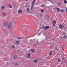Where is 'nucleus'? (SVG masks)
<instances>
[{"label":"nucleus","mask_w":67,"mask_h":67,"mask_svg":"<svg viewBox=\"0 0 67 67\" xmlns=\"http://www.w3.org/2000/svg\"><path fill=\"white\" fill-rule=\"evenodd\" d=\"M49 26H46L45 27L44 26H43L41 28V30H47L49 28Z\"/></svg>","instance_id":"f257e3e1"},{"label":"nucleus","mask_w":67,"mask_h":67,"mask_svg":"<svg viewBox=\"0 0 67 67\" xmlns=\"http://www.w3.org/2000/svg\"><path fill=\"white\" fill-rule=\"evenodd\" d=\"M35 0H33L32 4L31 6V7L30 9L31 10H32V9L33 8V6H34V3H35Z\"/></svg>","instance_id":"f03ea898"},{"label":"nucleus","mask_w":67,"mask_h":67,"mask_svg":"<svg viewBox=\"0 0 67 67\" xmlns=\"http://www.w3.org/2000/svg\"><path fill=\"white\" fill-rule=\"evenodd\" d=\"M49 18V17L48 15H46L44 18V19L45 20H48V19Z\"/></svg>","instance_id":"7ed1b4c3"},{"label":"nucleus","mask_w":67,"mask_h":67,"mask_svg":"<svg viewBox=\"0 0 67 67\" xmlns=\"http://www.w3.org/2000/svg\"><path fill=\"white\" fill-rule=\"evenodd\" d=\"M15 43H16L15 44V45H19L20 44V41H17L15 42Z\"/></svg>","instance_id":"20e7f679"},{"label":"nucleus","mask_w":67,"mask_h":67,"mask_svg":"<svg viewBox=\"0 0 67 67\" xmlns=\"http://www.w3.org/2000/svg\"><path fill=\"white\" fill-rule=\"evenodd\" d=\"M30 53H28L27 55V58H30Z\"/></svg>","instance_id":"39448f33"},{"label":"nucleus","mask_w":67,"mask_h":67,"mask_svg":"<svg viewBox=\"0 0 67 67\" xmlns=\"http://www.w3.org/2000/svg\"><path fill=\"white\" fill-rule=\"evenodd\" d=\"M2 15L3 16H6L7 15V13L5 12H3L2 13Z\"/></svg>","instance_id":"423d86ee"},{"label":"nucleus","mask_w":67,"mask_h":67,"mask_svg":"<svg viewBox=\"0 0 67 67\" xmlns=\"http://www.w3.org/2000/svg\"><path fill=\"white\" fill-rule=\"evenodd\" d=\"M12 25V24L10 23V24L8 26L7 28L8 29H10V27H11V26Z\"/></svg>","instance_id":"0eeeda50"},{"label":"nucleus","mask_w":67,"mask_h":67,"mask_svg":"<svg viewBox=\"0 0 67 67\" xmlns=\"http://www.w3.org/2000/svg\"><path fill=\"white\" fill-rule=\"evenodd\" d=\"M22 12V10L19 9L18 11V13H21Z\"/></svg>","instance_id":"6e6552de"},{"label":"nucleus","mask_w":67,"mask_h":67,"mask_svg":"<svg viewBox=\"0 0 67 67\" xmlns=\"http://www.w3.org/2000/svg\"><path fill=\"white\" fill-rule=\"evenodd\" d=\"M33 40L35 41V43H37V42H38V39H34Z\"/></svg>","instance_id":"1a4fd4ad"},{"label":"nucleus","mask_w":67,"mask_h":67,"mask_svg":"<svg viewBox=\"0 0 67 67\" xmlns=\"http://www.w3.org/2000/svg\"><path fill=\"white\" fill-rule=\"evenodd\" d=\"M4 26H7L8 25V23L7 22H5L3 24Z\"/></svg>","instance_id":"9d476101"},{"label":"nucleus","mask_w":67,"mask_h":67,"mask_svg":"<svg viewBox=\"0 0 67 67\" xmlns=\"http://www.w3.org/2000/svg\"><path fill=\"white\" fill-rule=\"evenodd\" d=\"M30 11V8H27V13H29Z\"/></svg>","instance_id":"9b49d317"},{"label":"nucleus","mask_w":67,"mask_h":67,"mask_svg":"<svg viewBox=\"0 0 67 67\" xmlns=\"http://www.w3.org/2000/svg\"><path fill=\"white\" fill-rule=\"evenodd\" d=\"M64 26H63L62 25H59V27L60 28H62L64 27Z\"/></svg>","instance_id":"f8f14e48"},{"label":"nucleus","mask_w":67,"mask_h":67,"mask_svg":"<svg viewBox=\"0 0 67 67\" xmlns=\"http://www.w3.org/2000/svg\"><path fill=\"white\" fill-rule=\"evenodd\" d=\"M18 57V56H17V55H16L14 57V60H15V59H16V58H17Z\"/></svg>","instance_id":"ddd939ff"},{"label":"nucleus","mask_w":67,"mask_h":67,"mask_svg":"<svg viewBox=\"0 0 67 67\" xmlns=\"http://www.w3.org/2000/svg\"><path fill=\"white\" fill-rule=\"evenodd\" d=\"M52 23L53 24H56V21H52Z\"/></svg>","instance_id":"4468645a"},{"label":"nucleus","mask_w":67,"mask_h":67,"mask_svg":"<svg viewBox=\"0 0 67 67\" xmlns=\"http://www.w3.org/2000/svg\"><path fill=\"white\" fill-rule=\"evenodd\" d=\"M5 8V7H4V6H2L1 7V9L3 10V9H4V8Z\"/></svg>","instance_id":"2eb2a0df"},{"label":"nucleus","mask_w":67,"mask_h":67,"mask_svg":"<svg viewBox=\"0 0 67 67\" xmlns=\"http://www.w3.org/2000/svg\"><path fill=\"white\" fill-rule=\"evenodd\" d=\"M9 7L10 8H12V5L11 4H9Z\"/></svg>","instance_id":"dca6fc26"},{"label":"nucleus","mask_w":67,"mask_h":67,"mask_svg":"<svg viewBox=\"0 0 67 67\" xmlns=\"http://www.w3.org/2000/svg\"><path fill=\"white\" fill-rule=\"evenodd\" d=\"M56 10L57 11H60V9L59 8H56Z\"/></svg>","instance_id":"f3484780"},{"label":"nucleus","mask_w":67,"mask_h":67,"mask_svg":"<svg viewBox=\"0 0 67 67\" xmlns=\"http://www.w3.org/2000/svg\"><path fill=\"white\" fill-rule=\"evenodd\" d=\"M41 12L42 13H43V12H44V10H43V9H41Z\"/></svg>","instance_id":"a211bd4d"},{"label":"nucleus","mask_w":67,"mask_h":67,"mask_svg":"<svg viewBox=\"0 0 67 67\" xmlns=\"http://www.w3.org/2000/svg\"><path fill=\"white\" fill-rule=\"evenodd\" d=\"M34 62L35 63H37V60H34Z\"/></svg>","instance_id":"6ab92c4d"},{"label":"nucleus","mask_w":67,"mask_h":67,"mask_svg":"<svg viewBox=\"0 0 67 67\" xmlns=\"http://www.w3.org/2000/svg\"><path fill=\"white\" fill-rule=\"evenodd\" d=\"M12 48H15V46L14 45H12Z\"/></svg>","instance_id":"aec40b11"},{"label":"nucleus","mask_w":67,"mask_h":67,"mask_svg":"<svg viewBox=\"0 0 67 67\" xmlns=\"http://www.w3.org/2000/svg\"><path fill=\"white\" fill-rule=\"evenodd\" d=\"M64 2L66 4V3H67V1H66V0H64Z\"/></svg>","instance_id":"412c9836"},{"label":"nucleus","mask_w":67,"mask_h":67,"mask_svg":"<svg viewBox=\"0 0 67 67\" xmlns=\"http://www.w3.org/2000/svg\"><path fill=\"white\" fill-rule=\"evenodd\" d=\"M34 46H35V47H37V44H34Z\"/></svg>","instance_id":"4be33fe9"},{"label":"nucleus","mask_w":67,"mask_h":67,"mask_svg":"<svg viewBox=\"0 0 67 67\" xmlns=\"http://www.w3.org/2000/svg\"><path fill=\"white\" fill-rule=\"evenodd\" d=\"M29 41H30V42H31V43H32V42L33 41V40L31 39V40H29Z\"/></svg>","instance_id":"5701e85b"},{"label":"nucleus","mask_w":67,"mask_h":67,"mask_svg":"<svg viewBox=\"0 0 67 67\" xmlns=\"http://www.w3.org/2000/svg\"><path fill=\"white\" fill-rule=\"evenodd\" d=\"M31 51L32 52H35V51H34V50H33V49H32L31 50Z\"/></svg>","instance_id":"b1692460"},{"label":"nucleus","mask_w":67,"mask_h":67,"mask_svg":"<svg viewBox=\"0 0 67 67\" xmlns=\"http://www.w3.org/2000/svg\"><path fill=\"white\" fill-rule=\"evenodd\" d=\"M44 7L46 6L45 5H44L42 4L41 6V7H44Z\"/></svg>","instance_id":"393cba45"},{"label":"nucleus","mask_w":67,"mask_h":67,"mask_svg":"<svg viewBox=\"0 0 67 67\" xmlns=\"http://www.w3.org/2000/svg\"><path fill=\"white\" fill-rule=\"evenodd\" d=\"M52 53H53V51H51V55H52Z\"/></svg>","instance_id":"a878e982"},{"label":"nucleus","mask_w":67,"mask_h":67,"mask_svg":"<svg viewBox=\"0 0 67 67\" xmlns=\"http://www.w3.org/2000/svg\"><path fill=\"white\" fill-rule=\"evenodd\" d=\"M51 0V3H53L54 1V0Z\"/></svg>","instance_id":"bb28decb"},{"label":"nucleus","mask_w":67,"mask_h":67,"mask_svg":"<svg viewBox=\"0 0 67 67\" xmlns=\"http://www.w3.org/2000/svg\"><path fill=\"white\" fill-rule=\"evenodd\" d=\"M63 38H66V37H67V36H63Z\"/></svg>","instance_id":"cd10ccee"},{"label":"nucleus","mask_w":67,"mask_h":67,"mask_svg":"<svg viewBox=\"0 0 67 67\" xmlns=\"http://www.w3.org/2000/svg\"><path fill=\"white\" fill-rule=\"evenodd\" d=\"M58 60L59 62H60V59H58Z\"/></svg>","instance_id":"c85d7f7f"},{"label":"nucleus","mask_w":67,"mask_h":67,"mask_svg":"<svg viewBox=\"0 0 67 67\" xmlns=\"http://www.w3.org/2000/svg\"><path fill=\"white\" fill-rule=\"evenodd\" d=\"M64 10H63V9H61L60 10V11L61 12H64Z\"/></svg>","instance_id":"c756f323"},{"label":"nucleus","mask_w":67,"mask_h":67,"mask_svg":"<svg viewBox=\"0 0 67 67\" xmlns=\"http://www.w3.org/2000/svg\"><path fill=\"white\" fill-rule=\"evenodd\" d=\"M39 15H40V16L41 17H42V14H39Z\"/></svg>","instance_id":"7c9ffc66"},{"label":"nucleus","mask_w":67,"mask_h":67,"mask_svg":"<svg viewBox=\"0 0 67 67\" xmlns=\"http://www.w3.org/2000/svg\"><path fill=\"white\" fill-rule=\"evenodd\" d=\"M18 39H22V38L18 37Z\"/></svg>","instance_id":"2f4dec72"},{"label":"nucleus","mask_w":67,"mask_h":67,"mask_svg":"<svg viewBox=\"0 0 67 67\" xmlns=\"http://www.w3.org/2000/svg\"><path fill=\"white\" fill-rule=\"evenodd\" d=\"M15 65H16V66H18V64L17 63H16L15 64Z\"/></svg>","instance_id":"473e14b6"},{"label":"nucleus","mask_w":67,"mask_h":67,"mask_svg":"<svg viewBox=\"0 0 67 67\" xmlns=\"http://www.w3.org/2000/svg\"><path fill=\"white\" fill-rule=\"evenodd\" d=\"M55 24H53L52 25V26H55Z\"/></svg>","instance_id":"72a5a7b5"},{"label":"nucleus","mask_w":67,"mask_h":67,"mask_svg":"<svg viewBox=\"0 0 67 67\" xmlns=\"http://www.w3.org/2000/svg\"><path fill=\"white\" fill-rule=\"evenodd\" d=\"M62 50H63V51H64V48L63 47H62Z\"/></svg>","instance_id":"f704fd0d"},{"label":"nucleus","mask_w":67,"mask_h":67,"mask_svg":"<svg viewBox=\"0 0 67 67\" xmlns=\"http://www.w3.org/2000/svg\"><path fill=\"white\" fill-rule=\"evenodd\" d=\"M41 33V32H40V33H38V35H40V33Z\"/></svg>","instance_id":"c9c22d12"},{"label":"nucleus","mask_w":67,"mask_h":67,"mask_svg":"<svg viewBox=\"0 0 67 67\" xmlns=\"http://www.w3.org/2000/svg\"><path fill=\"white\" fill-rule=\"evenodd\" d=\"M66 12H67V7H66Z\"/></svg>","instance_id":"e433bc0d"},{"label":"nucleus","mask_w":67,"mask_h":67,"mask_svg":"<svg viewBox=\"0 0 67 67\" xmlns=\"http://www.w3.org/2000/svg\"><path fill=\"white\" fill-rule=\"evenodd\" d=\"M63 59H65V58H64V57H63Z\"/></svg>","instance_id":"4c0bfd02"},{"label":"nucleus","mask_w":67,"mask_h":67,"mask_svg":"<svg viewBox=\"0 0 67 67\" xmlns=\"http://www.w3.org/2000/svg\"><path fill=\"white\" fill-rule=\"evenodd\" d=\"M51 54V52H50L49 53V55H50V54Z\"/></svg>","instance_id":"58836bf2"},{"label":"nucleus","mask_w":67,"mask_h":67,"mask_svg":"<svg viewBox=\"0 0 67 67\" xmlns=\"http://www.w3.org/2000/svg\"><path fill=\"white\" fill-rule=\"evenodd\" d=\"M43 34V35H45V34Z\"/></svg>","instance_id":"ea45409f"},{"label":"nucleus","mask_w":67,"mask_h":67,"mask_svg":"<svg viewBox=\"0 0 67 67\" xmlns=\"http://www.w3.org/2000/svg\"><path fill=\"white\" fill-rule=\"evenodd\" d=\"M48 0V1H51V0Z\"/></svg>","instance_id":"a19ab883"},{"label":"nucleus","mask_w":67,"mask_h":67,"mask_svg":"<svg viewBox=\"0 0 67 67\" xmlns=\"http://www.w3.org/2000/svg\"><path fill=\"white\" fill-rule=\"evenodd\" d=\"M27 0H25V1H27Z\"/></svg>","instance_id":"79ce46f5"},{"label":"nucleus","mask_w":67,"mask_h":67,"mask_svg":"<svg viewBox=\"0 0 67 67\" xmlns=\"http://www.w3.org/2000/svg\"><path fill=\"white\" fill-rule=\"evenodd\" d=\"M43 63V62H42V63Z\"/></svg>","instance_id":"37998d69"},{"label":"nucleus","mask_w":67,"mask_h":67,"mask_svg":"<svg viewBox=\"0 0 67 67\" xmlns=\"http://www.w3.org/2000/svg\"><path fill=\"white\" fill-rule=\"evenodd\" d=\"M42 65H44V64H42Z\"/></svg>","instance_id":"c03bdc74"},{"label":"nucleus","mask_w":67,"mask_h":67,"mask_svg":"<svg viewBox=\"0 0 67 67\" xmlns=\"http://www.w3.org/2000/svg\"><path fill=\"white\" fill-rule=\"evenodd\" d=\"M13 63V64H14V63Z\"/></svg>","instance_id":"a18cd8bd"},{"label":"nucleus","mask_w":67,"mask_h":67,"mask_svg":"<svg viewBox=\"0 0 67 67\" xmlns=\"http://www.w3.org/2000/svg\"><path fill=\"white\" fill-rule=\"evenodd\" d=\"M33 58H34V57H33Z\"/></svg>","instance_id":"49530a36"},{"label":"nucleus","mask_w":67,"mask_h":67,"mask_svg":"<svg viewBox=\"0 0 67 67\" xmlns=\"http://www.w3.org/2000/svg\"><path fill=\"white\" fill-rule=\"evenodd\" d=\"M49 40V41H50L51 40L50 39Z\"/></svg>","instance_id":"de8ad7c7"},{"label":"nucleus","mask_w":67,"mask_h":67,"mask_svg":"<svg viewBox=\"0 0 67 67\" xmlns=\"http://www.w3.org/2000/svg\"><path fill=\"white\" fill-rule=\"evenodd\" d=\"M35 9H36V8H35Z\"/></svg>","instance_id":"09e8293b"},{"label":"nucleus","mask_w":67,"mask_h":67,"mask_svg":"<svg viewBox=\"0 0 67 67\" xmlns=\"http://www.w3.org/2000/svg\"><path fill=\"white\" fill-rule=\"evenodd\" d=\"M7 63H8V62H7Z\"/></svg>","instance_id":"8fccbe9b"}]
</instances>
